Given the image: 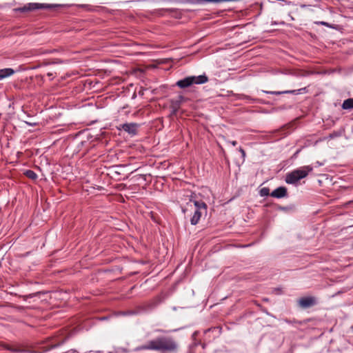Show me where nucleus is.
Instances as JSON below:
<instances>
[{
  "instance_id": "obj_20",
  "label": "nucleus",
  "mask_w": 353,
  "mask_h": 353,
  "mask_svg": "<svg viewBox=\"0 0 353 353\" xmlns=\"http://www.w3.org/2000/svg\"><path fill=\"white\" fill-rule=\"evenodd\" d=\"M10 350L11 351H12V352H16V351H17V350H15V349H10Z\"/></svg>"
},
{
  "instance_id": "obj_19",
  "label": "nucleus",
  "mask_w": 353,
  "mask_h": 353,
  "mask_svg": "<svg viewBox=\"0 0 353 353\" xmlns=\"http://www.w3.org/2000/svg\"><path fill=\"white\" fill-rule=\"evenodd\" d=\"M181 99H182V97H178V99H177L178 103H179V101H181Z\"/></svg>"
},
{
  "instance_id": "obj_3",
  "label": "nucleus",
  "mask_w": 353,
  "mask_h": 353,
  "mask_svg": "<svg viewBox=\"0 0 353 353\" xmlns=\"http://www.w3.org/2000/svg\"><path fill=\"white\" fill-rule=\"evenodd\" d=\"M208 81V77L205 74L199 76H190L178 81V87L181 88H188L192 84H203Z\"/></svg>"
},
{
  "instance_id": "obj_10",
  "label": "nucleus",
  "mask_w": 353,
  "mask_h": 353,
  "mask_svg": "<svg viewBox=\"0 0 353 353\" xmlns=\"http://www.w3.org/2000/svg\"><path fill=\"white\" fill-rule=\"evenodd\" d=\"M342 108L343 110L352 109L353 108V98H349L347 99H345L342 104Z\"/></svg>"
},
{
  "instance_id": "obj_9",
  "label": "nucleus",
  "mask_w": 353,
  "mask_h": 353,
  "mask_svg": "<svg viewBox=\"0 0 353 353\" xmlns=\"http://www.w3.org/2000/svg\"><path fill=\"white\" fill-rule=\"evenodd\" d=\"M14 72V70L10 68L0 69V80L12 76Z\"/></svg>"
},
{
  "instance_id": "obj_2",
  "label": "nucleus",
  "mask_w": 353,
  "mask_h": 353,
  "mask_svg": "<svg viewBox=\"0 0 353 353\" xmlns=\"http://www.w3.org/2000/svg\"><path fill=\"white\" fill-rule=\"evenodd\" d=\"M313 170L312 167L306 165L299 169L294 170L287 174L285 181L289 184H294L299 180L306 177L307 174Z\"/></svg>"
},
{
  "instance_id": "obj_22",
  "label": "nucleus",
  "mask_w": 353,
  "mask_h": 353,
  "mask_svg": "<svg viewBox=\"0 0 353 353\" xmlns=\"http://www.w3.org/2000/svg\"><path fill=\"white\" fill-rule=\"evenodd\" d=\"M1 265H2V264H1V262L0 261V268H1Z\"/></svg>"
},
{
  "instance_id": "obj_6",
  "label": "nucleus",
  "mask_w": 353,
  "mask_h": 353,
  "mask_svg": "<svg viewBox=\"0 0 353 353\" xmlns=\"http://www.w3.org/2000/svg\"><path fill=\"white\" fill-rule=\"evenodd\" d=\"M316 303V300L313 296L303 297L299 300V304L303 308H307L314 305Z\"/></svg>"
},
{
  "instance_id": "obj_1",
  "label": "nucleus",
  "mask_w": 353,
  "mask_h": 353,
  "mask_svg": "<svg viewBox=\"0 0 353 353\" xmlns=\"http://www.w3.org/2000/svg\"><path fill=\"white\" fill-rule=\"evenodd\" d=\"M174 348L175 344L173 341L168 338L160 337L149 341L145 345L138 347L137 350H171Z\"/></svg>"
},
{
  "instance_id": "obj_16",
  "label": "nucleus",
  "mask_w": 353,
  "mask_h": 353,
  "mask_svg": "<svg viewBox=\"0 0 353 353\" xmlns=\"http://www.w3.org/2000/svg\"><path fill=\"white\" fill-rule=\"evenodd\" d=\"M318 23L321 24V25L325 26H327V27H330L329 23H327V22H325V21H321V22H319Z\"/></svg>"
},
{
  "instance_id": "obj_15",
  "label": "nucleus",
  "mask_w": 353,
  "mask_h": 353,
  "mask_svg": "<svg viewBox=\"0 0 353 353\" xmlns=\"http://www.w3.org/2000/svg\"><path fill=\"white\" fill-rule=\"evenodd\" d=\"M239 152L241 153L243 158L245 157V152L242 148H239Z\"/></svg>"
},
{
  "instance_id": "obj_12",
  "label": "nucleus",
  "mask_w": 353,
  "mask_h": 353,
  "mask_svg": "<svg viewBox=\"0 0 353 353\" xmlns=\"http://www.w3.org/2000/svg\"><path fill=\"white\" fill-rule=\"evenodd\" d=\"M259 194L261 196H267L270 195V189L266 187L261 188L259 191Z\"/></svg>"
},
{
  "instance_id": "obj_14",
  "label": "nucleus",
  "mask_w": 353,
  "mask_h": 353,
  "mask_svg": "<svg viewBox=\"0 0 353 353\" xmlns=\"http://www.w3.org/2000/svg\"><path fill=\"white\" fill-rule=\"evenodd\" d=\"M65 341L64 339H61V341H59L58 343H57L56 344H51L50 346H51V348H54V347H57L58 345L63 343Z\"/></svg>"
},
{
  "instance_id": "obj_21",
  "label": "nucleus",
  "mask_w": 353,
  "mask_h": 353,
  "mask_svg": "<svg viewBox=\"0 0 353 353\" xmlns=\"http://www.w3.org/2000/svg\"><path fill=\"white\" fill-rule=\"evenodd\" d=\"M80 6L83 8V7H85V5H81Z\"/></svg>"
},
{
  "instance_id": "obj_8",
  "label": "nucleus",
  "mask_w": 353,
  "mask_h": 353,
  "mask_svg": "<svg viewBox=\"0 0 353 353\" xmlns=\"http://www.w3.org/2000/svg\"><path fill=\"white\" fill-rule=\"evenodd\" d=\"M287 188L283 186L276 188L274 191L270 193V196L276 198L281 199L287 196Z\"/></svg>"
},
{
  "instance_id": "obj_18",
  "label": "nucleus",
  "mask_w": 353,
  "mask_h": 353,
  "mask_svg": "<svg viewBox=\"0 0 353 353\" xmlns=\"http://www.w3.org/2000/svg\"><path fill=\"white\" fill-rule=\"evenodd\" d=\"M228 143H230L233 146H236L237 144L236 141H228Z\"/></svg>"
},
{
  "instance_id": "obj_11",
  "label": "nucleus",
  "mask_w": 353,
  "mask_h": 353,
  "mask_svg": "<svg viewBox=\"0 0 353 353\" xmlns=\"http://www.w3.org/2000/svg\"><path fill=\"white\" fill-rule=\"evenodd\" d=\"M24 175L26 177H28L30 179H32V180H35L38 177L37 174L33 170H28L25 171Z\"/></svg>"
},
{
  "instance_id": "obj_4",
  "label": "nucleus",
  "mask_w": 353,
  "mask_h": 353,
  "mask_svg": "<svg viewBox=\"0 0 353 353\" xmlns=\"http://www.w3.org/2000/svg\"><path fill=\"white\" fill-rule=\"evenodd\" d=\"M59 5L57 4H48V3H28L24 5L23 7L14 8L15 12H27L34 11L40 9H51L53 8L59 7Z\"/></svg>"
},
{
  "instance_id": "obj_17",
  "label": "nucleus",
  "mask_w": 353,
  "mask_h": 353,
  "mask_svg": "<svg viewBox=\"0 0 353 353\" xmlns=\"http://www.w3.org/2000/svg\"><path fill=\"white\" fill-rule=\"evenodd\" d=\"M25 123L30 126H35L37 125V123H32L29 121H25Z\"/></svg>"
},
{
  "instance_id": "obj_7",
  "label": "nucleus",
  "mask_w": 353,
  "mask_h": 353,
  "mask_svg": "<svg viewBox=\"0 0 353 353\" xmlns=\"http://www.w3.org/2000/svg\"><path fill=\"white\" fill-rule=\"evenodd\" d=\"M137 127L138 124L135 123H123L121 125V127L119 128V130H123L125 132L134 135L137 134Z\"/></svg>"
},
{
  "instance_id": "obj_13",
  "label": "nucleus",
  "mask_w": 353,
  "mask_h": 353,
  "mask_svg": "<svg viewBox=\"0 0 353 353\" xmlns=\"http://www.w3.org/2000/svg\"><path fill=\"white\" fill-rule=\"evenodd\" d=\"M265 92L268 93V94H271L279 95V94H285V93H292V92H294V91H283V92L266 91Z\"/></svg>"
},
{
  "instance_id": "obj_5",
  "label": "nucleus",
  "mask_w": 353,
  "mask_h": 353,
  "mask_svg": "<svg viewBox=\"0 0 353 353\" xmlns=\"http://www.w3.org/2000/svg\"><path fill=\"white\" fill-rule=\"evenodd\" d=\"M194 206V214L190 219L192 225H196L198 223L202 214L201 210H205L206 209V205L203 202L195 201Z\"/></svg>"
}]
</instances>
